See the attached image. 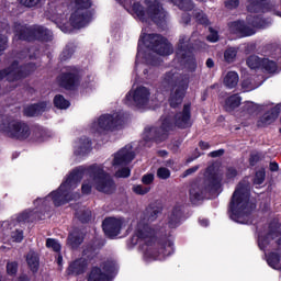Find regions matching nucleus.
I'll list each match as a JSON object with an SVG mask.
<instances>
[{
    "instance_id": "nucleus-10",
    "label": "nucleus",
    "mask_w": 281,
    "mask_h": 281,
    "mask_svg": "<svg viewBox=\"0 0 281 281\" xmlns=\"http://www.w3.org/2000/svg\"><path fill=\"white\" fill-rule=\"evenodd\" d=\"M247 23L246 25L245 22L243 21H235L231 22L228 24L229 32L232 34H237V36H254L256 34V29H263L267 27V22L262 20L260 16H247Z\"/></svg>"
},
{
    "instance_id": "nucleus-25",
    "label": "nucleus",
    "mask_w": 281,
    "mask_h": 281,
    "mask_svg": "<svg viewBox=\"0 0 281 281\" xmlns=\"http://www.w3.org/2000/svg\"><path fill=\"white\" fill-rule=\"evenodd\" d=\"M4 236H11L13 243H21L23 240V231H12L13 227H16V222H3L2 224Z\"/></svg>"
},
{
    "instance_id": "nucleus-58",
    "label": "nucleus",
    "mask_w": 281,
    "mask_h": 281,
    "mask_svg": "<svg viewBox=\"0 0 281 281\" xmlns=\"http://www.w3.org/2000/svg\"><path fill=\"white\" fill-rule=\"evenodd\" d=\"M269 168H270L271 172H278L279 166L277 162H270Z\"/></svg>"
},
{
    "instance_id": "nucleus-24",
    "label": "nucleus",
    "mask_w": 281,
    "mask_h": 281,
    "mask_svg": "<svg viewBox=\"0 0 281 281\" xmlns=\"http://www.w3.org/2000/svg\"><path fill=\"white\" fill-rule=\"evenodd\" d=\"M281 111V103L277 104L270 111L266 112L257 122V126H269L273 124L274 120H278Z\"/></svg>"
},
{
    "instance_id": "nucleus-34",
    "label": "nucleus",
    "mask_w": 281,
    "mask_h": 281,
    "mask_svg": "<svg viewBox=\"0 0 281 281\" xmlns=\"http://www.w3.org/2000/svg\"><path fill=\"white\" fill-rule=\"evenodd\" d=\"M180 223H181V209L176 207L169 214L168 225H169V227L175 229V227H179Z\"/></svg>"
},
{
    "instance_id": "nucleus-36",
    "label": "nucleus",
    "mask_w": 281,
    "mask_h": 281,
    "mask_svg": "<svg viewBox=\"0 0 281 281\" xmlns=\"http://www.w3.org/2000/svg\"><path fill=\"white\" fill-rule=\"evenodd\" d=\"M54 104L56 109H69V106L71 105V103H69V101L60 94L54 98Z\"/></svg>"
},
{
    "instance_id": "nucleus-26",
    "label": "nucleus",
    "mask_w": 281,
    "mask_h": 281,
    "mask_svg": "<svg viewBox=\"0 0 281 281\" xmlns=\"http://www.w3.org/2000/svg\"><path fill=\"white\" fill-rule=\"evenodd\" d=\"M88 265L89 263H87V259H77L69 265L66 273L67 276H81V273H85V271H87Z\"/></svg>"
},
{
    "instance_id": "nucleus-54",
    "label": "nucleus",
    "mask_w": 281,
    "mask_h": 281,
    "mask_svg": "<svg viewBox=\"0 0 281 281\" xmlns=\"http://www.w3.org/2000/svg\"><path fill=\"white\" fill-rule=\"evenodd\" d=\"M196 170H199V166H194L192 168H189L188 170L184 171L183 177H188L190 175H194V172H196Z\"/></svg>"
},
{
    "instance_id": "nucleus-30",
    "label": "nucleus",
    "mask_w": 281,
    "mask_h": 281,
    "mask_svg": "<svg viewBox=\"0 0 281 281\" xmlns=\"http://www.w3.org/2000/svg\"><path fill=\"white\" fill-rule=\"evenodd\" d=\"M26 262L29 265V269L33 273L38 271V267L41 266V259L38 258V254L34 252V250L29 251L26 255Z\"/></svg>"
},
{
    "instance_id": "nucleus-27",
    "label": "nucleus",
    "mask_w": 281,
    "mask_h": 281,
    "mask_svg": "<svg viewBox=\"0 0 281 281\" xmlns=\"http://www.w3.org/2000/svg\"><path fill=\"white\" fill-rule=\"evenodd\" d=\"M89 153H91V140L89 138L83 137L75 144V155L77 157H85Z\"/></svg>"
},
{
    "instance_id": "nucleus-32",
    "label": "nucleus",
    "mask_w": 281,
    "mask_h": 281,
    "mask_svg": "<svg viewBox=\"0 0 281 281\" xmlns=\"http://www.w3.org/2000/svg\"><path fill=\"white\" fill-rule=\"evenodd\" d=\"M281 252H271L267 256V263L272 269H276L277 271H281Z\"/></svg>"
},
{
    "instance_id": "nucleus-37",
    "label": "nucleus",
    "mask_w": 281,
    "mask_h": 281,
    "mask_svg": "<svg viewBox=\"0 0 281 281\" xmlns=\"http://www.w3.org/2000/svg\"><path fill=\"white\" fill-rule=\"evenodd\" d=\"M175 5H178L180 10H192L194 5L191 0H171Z\"/></svg>"
},
{
    "instance_id": "nucleus-18",
    "label": "nucleus",
    "mask_w": 281,
    "mask_h": 281,
    "mask_svg": "<svg viewBox=\"0 0 281 281\" xmlns=\"http://www.w3.org/2000/svg\"><path fill=\"white\" fill-rule=\"evenodd\" d=\"M115 271H117L115 261L108 260L100 267H93L90 270L88 281H111Z\"/></svg>"
},
{
    "instance_id": "nucleus-57",
    "label": "nucleus",
    "mask_w": 281,
    "mask_h": 281,
    "mask_svg": "<svg viewBox=\"0 0 281 281\" xmlns=\"http://www.w3.org/2000/svg\"><path fill=\"white\" fill-rule=\"evenodd\" d=\"M189 21H190V13H183L182 14V23L188 25Z\"/></svg>"
},
{
    "instance_id": "nucleus-46",
    "label": "nucleus",
    "mask_w": 281,
    "mask_h": 281,
    "mask_svg": "<svg viewBox=\"0 0 281 281\" xmlns=\"http://www.w3.org/2000/svg\"><path fill=\"white\" fill-rule=\"evenodd\" d=\"M154 181H155V175L153 173H146L142 178V182L144 183V186H150V183H153Z\"/></svg>"
},
{
    "instance_id": "nucleus-20",
    "label": "nucleus",
    "mask_w": 281,
    "mask_h": 281,
    "mask_svg": "<svg viewBox=\"0 0 281 281\" xmlns=\"http://www.w3.org/2000/svg\"><path fill=\"white\" fill-rule=\"evenodd\" d=\"M246 63L249 69H260L262 67L268 74H276L278 71V64L276 61L267 58L261 59L256 55L250 56Z\"/></svg>"
},
{
    "instance_id": "nucleus-59",
    "label": "nucleus",
    "mask_w": 281,
    "mask_h": 281,
    "mask_svg": "<svg viewBox=\"0 0 281 281\" xmlns=\"http://www.w3.org/2000/svg\"><path fill=\"white\" fill-rule=\"evenodd\" d=\"M200 148H201L202 150H209V148H210V143L200 142Z\"/></svg>"
},
{
    "instance_id": "nucleus-47",
    "label": "nucleus",
    "mask_w": 281,
    "mask_h": 281,
    "mask_svg": "<svg viewBox=\"0 0 281 281\" xmlns=\"http://www.w3.org/2000/svg\"><path fill=\"white\" fill-rule=\"evenodd\" d=\"M20 3L26 8H34V5L41 3V0H20Z\"/></svg>"
},
{
    "instance_id": "nucleus-44",
    "label": "nucleus",
    "mask_w": 281,
    "mask_h": 281,
    "mask_svg": "<svg viewBox=\"0 0 281 281\" xmlns=\"http://www.w3.org/2000/svg\"><path fill=\"white\" fill-rule=\"evenodd\" d=\"M224 5L227 10H236L240 5V0H226Z\"/></svg>"
},
{
    "instance_id": "nucleus-17",
    "label": "nucleus",
    "mask_w": 281,
    "mask_h": 281,
    "mask_svg": "<svg viewBox=\"0 0 281 281\" xmlns=\"http://www.w3.org/2000/svg\"><path fill=\"white\" fill-rule=\"evenodd\" d=\"M36 67L33 64H29L24 67H19L18 63H13L9 68L0 71V80L5 78L9 82H16L22 78H27Z\"/></svg>"
},
{
    "instance_id": "nucleus-3",
    "label": "nucleus",
    "mask_w": 281,
    "mask_h": 281,
    "mask_svg": "<svg viewBox=\"0 0 281 281\" xmlns=\"http://www.w3.org/2000/svg\"><path fill=\"white\" fill-rule=\"evenodd\" d=\"M172 45L161 35L144 34L138 41L135 70H143L144 76L150 78L155 74V67L159 65L158 56H170Z\"/></svg>"
},
{
    "instance_id": "nucleus-33",
    "label": "nucleus",
    "mask_w": 281,
    "mask_h": 281,
    "mask_svg": "<svg viewBox=\"0 0 281 281\" xmlns=\"http://www.w3.org/2000/svg\"><path fill=\"white\" fill-rule=\"evenodd\" d=\"M240 78L238 77V72L236 71H228L224 77V85L228 89H234L238 85Z\"/></svg>"
},
{
    "instance_id": "nucleus-50",
    "label": "nucleus",
    "mask_w": 281,
    "mask_h": 281,
    "mask_svg": "<svg viewBox=\"0 0 281 281\" xmlns=\"http://www.w3.org/2000/svg\"><path fill=\"white\" fill-rule=\"evenodd\" d=\"M256 109V104H254V102H247L245 105H244V111L246 113H248V115H250V113Z\"/></svg>"
},
{
    "instance_id": "nucleus-49",
    "label": "nucleus",
    "mask_w": 281,
    "mask_h": 281,
    "mask_svg": "<svg viewBox=\"0 0 281 281\" xmlns=\"http://www.w3.org/2000/svg\"><path fill=\"white\" fill-rule=\"evenodd\" d=\"M30 212H23L21 215L18 216V223H25L30 221Z\"/></svg>"
},
{
    "instance_id": "nucleus-4",
    "label": "nucleus",
    "mask_w": 281,
    "mask_h": 281,
    "mask_svg": "<svg viewBox=\"0 0 281 281\" xmlns=\"http://www.w3.org/2000/svg\"><path fill=\"white\" fill-rule=\"evenodd\" d=\"M250 190L249 181L244 180L239 182L233 193L229 216L235 223H240L241 225H249L251 223V212L256 210V202L249 200Z\"/></svg>"
},
{
    "instance_id": "nucleus-14",
    "label": "nucleus",
    "mask_w": 281,
    "mask_h": 281,
    "mask_svg": "<svg viewBox=\"0 0 281 281\" xmlns=\"http://www.w3.org/2000/svg\"><path fill=\"white\" fill-rule=\"evenodd\" d=\"M133 159H135V151L133 150V146L126 145L121 150H119L114 155L112 162V166L115 168L121 167V169L115 172V177L119 179H126V177H131V169L124 166H128Z\"/></svg>"
},
{
    "instance_id": "nucleus-5",
    "label": "nucleus",
    "mask_w": 281,
    "mask_h": 281,
    "mask_svg": "<svg viewBox=\"0 0 281 281\" xmlns=\"http://www.w3.org/2000/svg\"><path fill=\"white\" fill-rule=\"evenodd\" d=\"M189 85L190 77L188 75L180 74L177 68H173L164 75L161 86L165 88H172L169 97V104L172 109H176V106H179V104L183 102Z\"/></svg>"
},
{
    "instance_id": "nucleus-11",
    "label": "nucleus",
    "mask_w": 281,
    "mask_h": 281,
    "mask_svg": "<svg viewBox=\"0 0 281 281\" xmlns=\"http://www.w3.org/2000/svg\"><path fill=\"white\" fill-rule=\"evenodd\" d=\"M75 3V11L70 15V25L75 30H80V27H86L91 23L93 13L89 11L91 8V0H72Z\"/></svg>"
},
{
    "instance_id": "nucleus-6",
    "label": "nucleus",
    "mask_w": 281,
    "mask_h": 281,
    "mask_svg": "<svg viewBox=\"0 0 281 281\" xmlns=\"http://www.w3.org/2000/svg\"><path fill=\"white\" fill-rule=\"evenodd\" d=\"M161 122V127L145 128L144 138L146 140L164 137L172 124L178 128H189V126H192V121L190 119V104H184L182 112L178 113L173 119L162 116Z\"/></svg>"
},
{
    "instance_id": "nucleus-51",
    "label": "nucleus",
    "mask_w": 281,
    "mask_h": 281,
    "mask_svg": "<svg viewBox=\"0 0 281 281\" xmlns=\"http://www.w3.org/2000/svg\"><path fill=\"white\" fill-rule=\"evenodd\" d=\"M5 47H8V37L0 35V52H4Z\"/></svg>"
},
{
    "instance_id": "nucleus-19",
    "label": "nucleus",
    "mask_w": 281,
    "mask_h": 281,
    "mask_svg": "<svg viewBox=\"0 0 281 281\" xmlns=\"http://www.w3.org/2000/svg\"><path fill=\"white\" fill-rule=\"evenodd\" d=\"M276 240L277 245H281V225L278 222H272L269 226V232L267 235H260L258 239L259 249L265 251L271 241Z\"/></svg>"
},
{
    "instance_id": "nucleus-60",
    "label": "nucleus",
    "mask_w": 281,
    "mask_h": 281,
    "mask_svg": "<svg viewBox=\"0 0 281 281\" xmlns=\"http://www.w3.org/2000/svg\"><path fill=\"white\" fill-rule=\"evenodd\" d=\"M199 223H200V225H201L202 227H207V225H210V221H207V220H205V218L200 220Z\"/></svg>"
},
{
    "instance_id": "nucleus-53",
    "label": "nucleus",
    "mask_w": 281,
    "mask_h": 281,
    "mask_svg": "<svg viewBox=\"0 0 281 281\" xmlns=\"http://www.w3.org/2000/svg\"><path fill=\"white\" fill-rule=\"evenodd\" d=\"M260 159V154H251L250 156V165L256 166L257 161Z\"/></svg>"
},
{
    "instance_id": "nucleus-40",
    "label": "nucleus",
    "mask_w": 281,
    "mask_h": 281,
    "mask_svg": "<svg viewBox=\"0 0 281 281\" xmlns=\"http://www.w3.org/2000/svg\"><path fill=\"white\" fill-rule=\"evenodd\" d=\"M156 175H157L158 179H162V180L170 179V171L166 167L158 168Z\"/></svg>"
},
{
    "instance_id": "nucleus-38",
    "label": "nucleus",
    "mask_w": 281,
    "mask_h": 281,
    "mask_svg": "<svg viewBox=\"0 0 281 281\" xmlns=\"http://www.w3.org/2000/svg\"><path fill=\"white\" fill-rule=\"evenodd\" d=\"M265 169L257 171L254 179L255 186H262V183H265Z\"/></svg>"
},
{
    "instance_id": "nucleus-43",
    "label": "nucleus",
    "mask_w": 281,
    "mask_h": 281,
    "mask_svg": "<svg viewBox=\"0 0 281 281\" xmlns=\"http://www.w3.org/2000/svg\"><path fill=\"white\" fill-rule=\"evenodd\" d=\"M16 271H19V263H16V262H9L7 265L8 276H15Z\"/></svg>"
},
{
    "instance_id": "nucleus-7",
    "label": "nucleus",
    "mask_w": 281,
    "mask_h": 281,
    "mask_svg": "<svg viewBox=\"0 0 281 281\" xmlns=\"http://www.w3.org/2000/svg\"><path fill=\"white\" fill-rule=\"evenodd\" d=\"M124 124V115L122 113L103 114L90 125V133L93 135H104L121 128Z\"/></svg>"
},
{
    "instance_id": "nucleus-41",
    "label": "nucleus",
    "mask_w": 281,
    "mask_h": 281,
    "mask_svg": "<svg viewBox=\"0 0 281 281\" xmlns=\"http://www.w3.org/2000/svg\"><path fill=\"white\" fill-rule=\"evenodd\" d=\"M46 247L48 249H53V251H59L60 250V244L56 239L48 238L46 240Z\"/></svg>"
},
{
    "instance_id": "nucleus-45",
    "label": "nucleus",
    "mask_w": 281,
    "mask_h": 281,
    "mask_svg": "<svg viewBox=\"0 0 281 281\" xmlns=\"http://www.w3.org/2000/svg\"><path fill=\"white\" fill-rule=\"evenodd\" d=\"M210 34L207 35L206 40L210 43H216L218 41V32L212 27L209 29Z\"/></svg>"
},
{
    "instance_id": "nucleus-62",
    "label": "nucleus",
    "mask_w": 281,
    "mask_h": 281,
    "mask_svg": "<svg viewBox=\"0 0 281 281\" xmlns=\"http://www.w3.org/2000/svg\"><path fill=\"white\" fill-rule=\"evenodd\" d=\"M59 27H60L61 32H64L65 34H69L70 31L67 27H65V25L59 26Z\"/></svg>"
},
{
    "instance_id": "nucleus-13",
    "label": "nucleus",
    "mask_w": 281,
    "mask_h": 281,
    "mask_svg": "<svg viewBox=\"0 0 281 281\" xmlns=\"http://www.w3.org/2000/svg\"><path fill=\"white\" fill-rule=\"evenodd\" d=\"M0 131L5 133L9 137L13 139H27L30 137V126L24 122L13 119H1L0 120Z\"/></svg>"
},
{
    "instance_id": "nucleus-2",
    "label": "nucleus",
    "mask_w": 281,
    "mask_h": 281,
    "mask_svg": "<svg viewBox=\"0 0 281 281\" xmlns=\"http://www.w3.org/2000/svg\"><path fill=\"white\" fill-rule=\"evenodd\" d=\"M161 210L157 206H149L145 210L137 222L133 236L134 245H142L145 260H166L168 256H172L175 247L171 240L157 241L155 235L157 229L153 228L149 223L157 221Z\"/></svg>"
},
{
    "instance_id": "nucleus-61",
    "label": "nucleus",
    "mask_w": 281,
    "mask_h": 281,
    "mask_svg": "<svg viewBox=\"0 0 281 281\" xmlns=\"http://www.w3.org/2000/svg\"><path fill=\"white\" fill-rule=\"evenodd\" d=\"M206 67H209V69H212V67H214V60H212V58H209L206 60Z\"/></svg>"
},
{
    "instance_id": "nucleus-12",
    "label": "nucleus",
    "mask_w": 281,
    "mask_h": 281,
    "mask_svg": "<svg viewBox=\"0 0 281 281\" xmlns=\"http://www.w3.org/2000/svg\"><path fill=\"white\" fill-rule=\"evenodd\" d=\"M15 36L20 41H52V31L44 26H25L23 24L14 25Z\"/></svg>"
},
{
    "instance_id": "nucleus-35",
    "label": "nucleus",
    "mask_w": 281,
    "mask_h": 281,
    "mask_svg": "<svg viewBox=\"0 0 281 281\" xmlns=\"http://www.w3.org/2000/svg\"><path fill=\"white\" fill-rule=\"evenodd\" d=\"M236 56H238V48L236 47H228L224 52V59L226 63H234L236 60Z\"/></svg>"
},
{
    "instance_id": "nucleus-52",
    "label": "nucleus",
    "mask_w": 281,
    "mask_h": 281,
    "mask_svg": "<svg viewBox=\"0 0 281 281\" xmlns=\"http://www.w3.org/2000/svg\"><path fill=\"white\" fill-rule=\"evenodd\" d=\"M241 88L244 89V91H254V89H256V87L251 86L249 81H243Z\"/></svg>"
},
{
    "instance_id": "nucleus-15",
    "label": "nucleus",
    "mask_w": 281,
    "mask_h": 281,
    "mask_svg": "<svg viewBox=\"0 0 281 281\" xmlns=\"http://www.w3.org/2000/svg\"><path fill=\"white\" fill-rule=\"evenodd\" d=\"M133 11L139 21H146V19L149 18L157 25H164V23H166V11L160 7L158 1H154V3L149 5L147 13L139 3L133 4Z\"/></svg>"
},
{
    "instance_id": "nucleus-23",
    "label": "nucleus",
    "mask_w": 281,
    "mask_h": 281,
    "mask_svg": "<svg viewBox=\"0 0 281 281\" xmlns=\"http://www.w3.org/2000/svg\"><path fill=\"white\" fill-rule=\"evenodd\" d=\"M57 82L60 87H64V89H76L80 82V77L77 72L61 74Z\"/></svg>"
},
{
    "instance_id": "nucleus-28",
    "label": "nucleus",
    "mask_w": 281,
    "mask_h": 281,
    "mask_svg": "<svg viewBox=\"0 0 281 281\" xmlns=\"http://www.w3.org/2000/svg\"><path fill=\"white\" fill-rule=\"evenodd\" d=\"M47 106H49V103L47 102L29 105L24 109V115L27 117H36V115H41V113H43Z\"/></svg>"
},
{
    "instance_id": "nucleus-63",
    "label": "nucleus",
    "mask_w": 281,
    "mask_h": 281,
    "mask_svg": "<svg viewBox=\"0 0 281 281\" xmlns=\"http://www.w3.org/2000/svg\"><path fill=\"white\" fill-rule=\"evenodd\" d=\"M57 262H58L59 267H60V265H63V256H58Z\"/></svg>"
},
{
    "instance_id": "nucleus-8",
    "label": "nucleus",
    "mask_w": 281,
    "mask_h": 281,
    "mask_svg": "<svg viewBox=\"0 0 281 281\" xmlns=\"http://www.w3.org/2000/svg\"><path fill=\"white\" fill-rule=\"evenodd\" d=\"M204 186L193 183L190 189L191 201H201L204 190H218L221 188V175H218L214 166L207 167L204 173Z\"/></svg>"
},
{
    "instance_id": "nucleus-21",
    "label": "nucleus",
    "mask_w": 281,
    "mask_h": 281,
    "mask_svg": "<svg viewBox=\"0 0 281 281\" xmlns=\"http://www.w3.org/2000/svg\"><path fill=\"white\" fill-rule=\"evenodd\" d=\"M123 226L124 222L114 217H108L103 221V232L108 238H115V236H119Z\"/></svg>"
},
{
    "instance_id": "nucleus-29",
    "label": "nucleus",
    "mask_w": 281,
    "mask_h": 281,
    "mask_svg": "<svg viewBox=\"0 0 281 281\" xmlns=\"http://www.w3.org/2000/svg\"><path fill=\"white\" fill-rule=\"evenodd\" d=\"M85 240V235L79 229L72 231L68 236V243L67 245L71 247V249H77V247H80L82 245V241Z\"/></svg>"
},
{
    "instance_id": "nucleus-22",
    "label": "nucleus",
    "mask_w": 281,
    "mask_h": 281,
    "mask_svg": "<svg viewBox=\"0 0 281 281\" xmlns=\"http://www.w3.org/2000/svg\"><path fill=\"white\" fill-rule=\"evenodd\" d=\"M247 11L250 14H262L265 12H273V7L267 0H247Z\"/></svg>"
},
{
    "instance_id": "nucleus-1",
    "label": "nucleus",
    "mask_w": 281,
    "mask_h": 281,
    "mask_svg": "<svg viewBox=\"0 0 281 281\" xmlns=\"http://www.w3.org/2000/svg\"><path fill=\"white\" fill-rule=\"evenodd\" d=\"M89 177L83 181L81 186L82 194H91L92 188H95L98 192L104 194H112L115 192V182L113 178L106 171L102 165H91L88 167L80 166L72 170L66 180L60 184L57 191L52 192L44 199H37L34 205L37 207H47L49 201H53L56 207L74 201V199H80V193H72L78 188V183L82 181V177Z\"/></svg>"
},
{
    "instance_id": "nucleus-39",
    "label": "nucleus",
    "mask_w": 281,
    "mask_h": 281,
    "mask_svg": "<svg viewBox=\"0 0 281 281\" xmlns=\"http://www.w3.org/2000/svg\"><path fill=\"white\" fill-rule=\"evenodd\" d=\"M194 15L198 23H201V25H207L210 23V20H207V15H205L203 11H195Z\"/></svg>"
},
{
    "instance_id": "nucleus-16",
    "label": "nucleus",
    "mask_w": 281,
    "mask_h": 281,
    "mask_svg": "<svg viewBox=\"0 0 281 281\" xmlns=\"http://www.w3.org/2000/svg\"><path fill=\"white\" fill-rule=\"evenodd\" d=\"M127 106H136L140 111L148 109L150 104V89L139 86L127 92L124 99Z\"/></svg>"
},
{
    "instance_id": "nucleus-42",
    "label": "nucleus",
    "mask_w": 281,
    "mask_h": 281,
    "mask_svg": "<svg viewBox=\"0 0 281 281\" xmlns=\"http://www.w3.org/2000/svg\"><path fill=\"white\" fill-rule=\"evenodd\" d=\"M133 192H135V194H148V192H150V188L137 184L133 187Z\"/></svg>"
},
{
    "instance_id": "nucleus-56",
    "label": "nucleus",
    "mask_w": 281,
    "mask_h": 281,
    "mask_svg": "<svg viewBox=\"0 0 281 281\" xmlns=\"http://www.w3.org/2000/svg\"><path fill=\"white\" fill-rule=\"evenodd\" d=\"M224 153H225V150L218 149L215 151H211L209 155H210V157H221L222 155H224Z\"/></svg>"
},
{
    "instance_id": "nucleus-48",
    "label": "nucleus",
    "mask_w": 281,
    "mask_h": 281,
    "mask_svg": "<svg viewBox=\"0 0 281 281\" xmlns=\"http://www.w3.org/2000/svg\"><path fill=\"white\" fill-rule=\"evenodd\" d=\"M74 56V49L71 48H66L63 54H61V60H67Z\"/></svg>"
},
{
    "instance_id": "nucleus-9",
    "label": "nucleus",
    "mask_w": 281,
    "mask_h": 281,
    "mask_svg": "<svg viewBox=\"0 0 281 281\" xmlns=\"http://www.w3.org/2000/svg\"><path fill=\"white\" fill-rule=\"evenodd\" d=\"M173 63L177 67H188L191 71L196 70V59H194V56L192 55L190 37H180Z\"/></svg>"
},
{
    "instance_id": "nucleus-55",
    "label": "nucleus",
    "mask_w": 281,
    "mask_h": 281,
    "mask_svg": "<svg viewBox=\"0 0 281 281\" xmlns=\"http://www.w3.org/2000/svg\"><path fill=\"white\" fill-rule=\"evenodd\" d=\"M226 175H227L228 179H234V177H236L238 175V171H236V169H234V168H228Z\"/></svg>"
},
{
    "instance_id": "nucleus-64",
    "label": "nucleus",
    "mask_w": 281,
    "mask_h": 281,
    "mask_svg": "<svg viewBox=\"0 0 281 281\" xmlns=\"http://www.w3.org/2000/svg\"><path fill=\"white\" fill-rule=\"evenodd\" d=\"M19 281H27V277L26 276H22V277H20Z\"/></svg>"
},
{
    "instance_id": "nucleus-31",
    "label": "nucleus",
    "mask_w": 281,
    "mask_h": 281,
    "mask_svg": "<svg viewBox=\"0 0 281 281\" xmlns=\"http://www.w3.org/2000/svg\"><path fill=\"white\" fill-rule=\"evenodd\" d=\"M241 100L240 95L233 94L226 99L224 109L226 111H234V109H238V106H240Z\"/></svg>"
}]
</instances>
